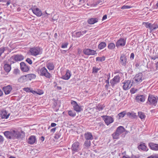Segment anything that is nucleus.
<instances>
[{
  "instance_id": "51",
  "label": "nucleus",
  "mask_w": 158,
  "mask_h": 158,
  "mask_svg": "<svg viewBox=\"0 0 158 158\" xmlns=\"http://www.w3.org/2000/svg\"><path fill=\"white\" fill-rule=\"evenodd\" d=\"M26 61L30 64H31L32 63V60L29 58H27Z\"/></svg>"
},
{
  "instance_id": "1",
  "label": "nucleus",
  "mask_w": 158,
  "mask_h": 158,
  "mask_svg": "<svg viewBox=\"0 0 158 158\" xmlns=\"http://www.w3.org/2000/svg\"><path fill=\"white\" fill-rule=\"evenodd\" d=\"M126 131V129L122 126H120L118 127L115 132L113 133L112 136L114 139H118L119 135Z\"/></svg>"
},
{
  "instance_id": "32",
  "label": "nucleus",
  "mask_w": 158,
  "mask_h": 158,
  "mask_svg": "<svg viewBox=\"0 0 158 158\" xmlns=\"http://www.w3.org/2000/svg\"><path fill=\"white\" fill-rule=\"evenodd\" d=\"M46 67L48 69L50 70H52L54 68V65L52 63H48L46 64Z\"/></svg>"
},
{
  "instance_id": "7",
  "label": "nucleus",
  "mask_w": 158,
  "mask_h": 158,
  "mask_svg": "<svg viewBox=\"0 0 158 158\" xmlns=\"http://www.w3.org/2000/svg\"><path fill=\"white\" fill-rule=\"evenodd\" d=\"M145 26L147 28H149L151 31L156 30L158 28V24L155 23L152 24L151 23L147 22L145 23Z\"/></svg>"
},
{
  "instance_id": "43",
  "label": "nucleus",
  "mask_w": 158,
  "mask_h": 158,
  "mask_svg": "<svg viewBox=\"0 0 158 158\" xmlns=\"http://www.w3.org/2000/svg\"><path fill=\"white\" fill-rule=\"evenodd\" d=\"M6 2L7 6L9 5L10 3V0H0V2Z\"/></svg>"
},
{
  "instance_id": "41",
  "label": "nucleus",
  "mask_w": 158,
  "mask_h": 158,
  "mask_svg": "<svg viewBox=\"0 0 158 158\" xmlns=\"http://www.w3.org/2000/svg\"><path fill=\"white\" fill-rule=\"evenodd\" d=\"M96 60L100 62L103 61L105 60V57L104 56L102 57H97L96 58Z\"/></svg>"
},
{
  "instance_id": "62",
  "label": "nucleus",
  "mask_w": 158,
  "mask_h": 158,
  "mask_svg": "<svg viewBox=\"0 0 158 158\" xmlns=\"http://www.w3.org/2000/svg\"><path fill=\"white\" fill-rule=\"evenodd\" d=\"M44 140V138L43 136H42L40 138V140L42 141H43Z\"/></svg>"
},
{
  "instance_id": "64",
  "label": "nucleus",
  "mask_w": 158,
  "mask_h": 158,
  "mask_svg": "<svg viewBox=\"0 0 158 158\" xmlns=\"http://www.w3.org/2000/svg\"><path fill=\"white\" fill-rule=\"evenodd\" d=\"M121 158H130V157L129 156H123Z\"/></svg>"
},
{
  "instance_id": "3",
  "label": "nucleus",
  "mask_w": 158,
  "mask_h": 158,
  "mask_svg": "<svg viewBox=\"0 0 158 158\" xmlns=\"http://www.w3.org/2000/svg\"><path fill=\"white\" fill-rule=\"evenodd\" d=\"M71 149L73 154L79 151L81 149L80 143L78 142H75L72 145Z\"/></svg>"
},
{
  "instance_id": "45",
  "label": "nucleus",
  "mask_w": 158,
  "mask_h": 158,
  "mask_svg": "<svg viewBox=\"0 0 158 158\" xmlns=\"http://www.w3.org/2000/svg\"><path fill=\"white\" fill-rule=\"evenodd\" d=\"M5 48L4 47H2L0 48V56H1L2 54L4 52Z\"/></svg>"
},
{
  "instance_id": "52",
  "label": "nucleus",
  "mask_w": 158,
  "mask_h": 158,
  "mask_svg": "<svg viewBox=\"0 0 158 158\" xmlns=\"http://www.w3.org/2000/svg\"><path fill=\"white\" fill-rule=\"evenodd\" d=\"M83 34L81 33V31H79L76 33V36L78 37H80L81 35H82Z\"/></svg>"
},
{
  "instance_id": "40",
  "label": "nucleus",
  "mask_w": 158,
  "mask_h": 158,
  "mask_svg": "<svg viewBox=\"0 0 158 158\" xmlns=\"http://www.w3.org/2000/svg\"><path fill=\"white\" fill-rule=\"evenodd\" d=\"M100 70V68H97L95 67H93L92 70V73L94 74L97 73L98 71Z\"/></svg>"
},
{
  "instance_id": "44",
  "label": "nucleus",
  "mask_w": 158,
  "mask_h": 158,
  "mask_svg": "<svg viewBox=\"0 0 158 158\" xmlns=\"http://www.w3.org/2000/svg\"><path fill=\"white\" fill-rule=\"evenodd\" d=\"M20 71L18 69H15L13 71V73L15 75H18L19 74Z\"/></svg>"
},
{
  "instance_id": "23",
  "label": "nucleus",
  "mask_w": 158,
  "mask_h": 158,
  "mask_svg": "<svg viewBox=\"0 0 158 158\" xmlns=\"http://www.w3.org/2000/svg\"><path fill=\"white\" fill-rule=\"evenodd\" d=\"M70 73V71L69 70H67L66 73L64 75L62 76L61 78L65 80H69L71 76Z\"/></svg>"
},
{
  "instance_id": "16",
  "label": "nucleus",
  "mask_w": 158,
  "mask_h": 158,
  "mask_svg": "<svg viewBox=\"0 0 158 158\" xmlns=\"http://www.w3.org/2000/svg\"><path fill=\"white\" fill-rule=\"evenodd\" d=\"M20 67L21 70L24 72H26L29 71L30 69L29 67L23 62L20 63Z\"/></svg>"
},
{
  "instance_id": "26",
  "label": "nucleus",
  "mask_w": 158,
  "mask_h": 158,
  "mask_svg": "<svg viewBox=\"0 0 158 158\" xmlns=\"http://www.w3.org/2000/svg\"><path fill=\"white\" fill-rule=\"evenodd\" d=\"M136 100L138 102H143L145 101V96L143 95L137 96L135 98Z\"/></svg>"
},
{
  "instance_id": "15",
  "label": "nucleus",
  "mask_w": 158,
  "mask_h": 158,
  "mask_svg": "<svg viewBox=\"0 0 158 158\" xmlns=\"http://www.w3.org/2000/svg\"><path fill=\"white\" fill-rule=\"evenodd\" d=\"M71 104L73 106L74 110L77 112H79L81 110V108L77 104V103L76 102L74 101H72Z\"/></svg>"
},
{
  "instance_id": "58",
  "label": "nucleus",
  "mask_w": 158,
  "mask_h": 158,
  "mask_svg": "<svg viewBox=\"0 0 158 158\" xmlns=\"http://www.w3.org/2000/svg\"><path fill=\"white\" fill-rule=\"evenodd\" d=\"M56 125V124L54 123H52L51 124V126L52 127H54Z\"/></svg>"
},
{
  "instance_id": "48",
  "label": "nucleus",
  "mask_w": 158,
  "mask_h": 158,
  "mask_svg": "<svg viewBox=\"0 0 158 158\" xmlns=\"http://www.w3.org/2000/svg\"><path fill=\"white\" fill-rule=\"evenodd\" d=\"M131 8V6H130L124 5L121 7V9H128Z\"/></svg>"
},
{
  "instance_id": "36",
  "label": "nucleus",
  "mask_w": 158,
  "mask_h": 158,
  "mask_svg": "<svg viewBox=\"0 0 158 158\" xmlns=\"http://www.w3.org/2000/svg\"><path fill=\"white\" fill-rule=\"evenodd\" d=\"M115 47V44L113 43H109L108 46V48L111 50L114 49Z\"/></svg>"
},
{
  "instance_id": "2",
  "label": "nucleus",
  "mask_w": 158,
  "mask_h": 158,
  "mask_svg": "<svg viewBox=\"0 0 158 158\" xmlns=\"http://www.w3.org/2000/svg\"><path fill=\"white\" fill-rule=\"evenodd\" d=\"M147 103L151 106H155L157 103V100L156 98L152 95L148 96Z\"/></svg>"
},
{
  "instance_id": "28",
  "label": "nucleus",
  "mask_w": 158,
  "mask_h": 158,
  "mask_svg": "<svg viewBox=\"0 0 158 158\" xmlns=\"http://www.w3.org/2000/svg\"><path fill=\"white\" fill-rule=\"evenodd\" d=\"M18 81L19 82L23 83L27 81L26 75H24L21 76L18 79Z\"/></svg>"
},
{
  "instance_id": "9",
  "label": "nucleus",
  "mask_w": 158,
  "mask_h": 158,
  "mask_svg": "<svg viewBox=\"0 0 158 158\" xmlns=\"http://www.w3.org/2000/svg\"><path fill=\"white\" fill-rule=\"evenodd\" d=\"M127 58L126 56L124 54H122L120 57L119 61L120 66H125L127 62Z\"/></svg>"
},
{
  "instance_id": "29",
  "label": "nucleus",
  "mask_w": 158,
  "mask_h": 158,
  "mask_svg": "<svg viewBox=\"0 0 158 158\" xmlns=\"http://www.w3.org/2000/svg\"><path fill=\"white\" fill-rule=\"evenodd\" d=\"M4 69L6 72H9L11 69L10 65L8 64H5L4 66Z\"/></svg>"
},
{
  "instance_id": "27",
  "label": "nucleus",
  "mask_w": 158,
  "mask_h": 158,
  "mask_svg": "<svg viewBox=\"0 0 158 158\" xmlns=\"http://www.w3.org/2000/svg\"><path fill=\"white\" fill-rule=\"evenodd\" d=\"M27 81L34 79L36 77V75L33 74H30L26 75Z\"/></svg>"
},
{
  "instance_id": "55",
  "label": "nucleus",
  "mask_w": 158,
  "mask_h": 158,
  "mask_svg": "<svg viewBox=\"0 0 158 158\" xmlns=\"http://www.w3.org/2000/svg\"><path fill=\"white\" fill-rule=\"evenodd\" d=\"M134 57V54L133 53L131 54L130 55V58L132 59H133Z\"/></svg>"
},
{
  "instance_id": "24",
  "label": "nucleus",
  "mask_w": 158,
  "mask_h": 158,
  "mask_svg": "<svg viewBox=\"0 0 158 158\" xmlns=\"http://www.w3.org/2000/svg\"><path fill=\"white\" fill-rule=\"evenodd\" d=\"M13 59L16 61H21L24 59V57L21 55H16L12 56Z\"/></svg>"
},
{
  "instance_id": "12",
  "label": "nucleus",
  "mask_w": 158,
  "mask_h": 158,
  "mask_svg": "<svg viewBox=\"0 0 158 158\" xmlns=\"http://www.w3.org/2000/svg\"><path fill=\"white\" fill-rule=\"evenodd\" d=\"M119 79L120 77L119 75L115 76L110 81V83L112 87H114L115 84L119 82Z\"/></svg>"
},
{
  "instance_id": "11",
  "label": "nucleus",
  "mask_w": 158,
  "mask_h": 158,
  "mask_svg": "<svg viewBox=\"0 0 158 158\" xmlns=\"http://www.w3.org/2000/svg\"><path fill=\"white\" fill-rule=\"evenodd\" d=\"M123 84V89L125 90L129 89L132 85V84L130 80L125 81Z\"/></svg>"
},
{
  "instance_id": "53",
  "label": "nucleus",
  "mask_w": 158,
  "mask_h": 158,
  "mask_svg": "<svg viewBox=\"0 0 158 158\" xmlns=\"http://www.w3.org/2000/svg\"><path fill=\"white\" fill-rule=\"evenodd\" d=\"M97 109L99 111H101L103 109V107L101 105L98 106L97 107Z\"/></svg>"
},
{
  "instance_id": "6",
  "label": "nucleus",
  "mask_w": 158,
  "mask_h": 158,
  "mask_svg": "<svg viewBox=\"0 0 158 158\" xmlns=\"http://www.w3.org/2000/svg\"><path fill=\"white\" fill-rule=\"evenodd\" d=\"M23 133V131L21 132L14 130L11 131V139H15L22 138L21 133Z\"/></svg>"
},
{
  "instance_id": "18",
  "label": "nucleus",
  "mask_w": 158,
  "mask_h": 158,
  "mask_svg": "<svg viewBox=\"0 0 158 158\" xmlns=\"http://www.w3.org/2000/svg\"><path fill=\"white\" fill-rule=\"evenodd\" d=\"M148 146L150 148L153 150H158V144H156L153 143H148Z\"/></svg>"
},
{
  "instance_id": "31",
  "label": "nucleus",
  "mask_w": 158,
  "mask_h": 158,
  "mask_svg": "<svg viewBox=\"0 0 158 158\" xmlns=\"http://www.w3.org/2000/svg\"><path fill=\"white\" fill-rule=\"evenodd\" d=\"M138 149L140 150L148 151V149L146 150L147 147L145 145L144 143L140 144L138 147Z\"/></svg>"
},
{
  "instance_id": "47",
  "label": "nucleus",
  "mask_w": 158,
  "mask_h": 158,
  "mask_svg": "<svg viewBox=\"0 0 158 158\" xmlns=\"http://www.w3.org/2000/svg\"><path fill=\"white\" fill-rule=\"evenodd\" d=\"M137 90V89L134 88H132L130 90V92L131 94H133L135 93Z\"/></svg>"
},
{
  "instance_id": "20",
  "label": "nucleus",
  "mask_w": 158,
  "mask_h": 158,
  "mask_svg": "<svg viewBox=\"0 0 158 158\" xmlns=\"http://www.w3.org/2000/svg\"><path fill=\"white\" fill-rule=\"evenodd\" d=\"M10 115V114L9 113H7V112L6 110H3L1 112V115L2 119H6L8 118Z\"/></svg>"
},
{
  "instance_id": "17",
  "label": "nucleus",
  "mask_w": 158,
  "mask_h": 158,
  "mask_svg": "<svg viewBox=\"0 0 158 158\" xmlns=\"http://www.w3.org/2000/svg\"><path fill=\"white\" fill-rule=\"evenodd\" d=\"M3 89L5 94H8L10 93L12 90V88L10 85H8L3 87Z\"/></svg>"
},
{
  "instance_id": "13",
  "label": "nucleus",
  "mask_w": 158,
  "mask_h": 158,
  "mask_svg": "<svg viewBox=\"0 0 158 158\" xmlns=\"http://www.w3.org/2000/svg\"><path fill=\"white\" fill-rule=\"evenodd\" d=\"M83 52L85 54L87 55H94L96 54L95 51L89 48L84 49Z\"/></svg>"
},
{
  "instance_id": "35",
  "label": "nucleus",
  "mask_w": 158,
  "mask_h": 158,
  "mask_svg": "<svg viewBox=\"0 0 158 158\" xmlns=\"http://www.w3.org/2000/svg\"><path fill=\"white\" fill-rule=\"evenodd\" d=\"M106 46V44L105 42H101L98 45V48L99 49H102Z\"/></svg>"
},
{
  "instance_id": "56",
  "label": "nucleus",
  "mask_w": 158,
  "mask_h": 158,
  "mask_svg": "<svg viewBox=\"0 0 158 158\" xmlns=\"http://www.w3.org/2000/svg\"><path fill=\"white\" fill-rule=\"evenodd\" d=\"M107 16L106 15H104L103 17H102V21H103V20L106 19L107 18Z\"/></svg>"
},
{
  "instance_id": "14",
  "label": "nucleus",
  "mask_w": 158,
  "mask_h": 158,
  "mask_svg": "<svg viewBox=\"0 0 158 158\" xmlns=\"http://www.w3.org/2000/svg\"><path fill=\"white\" fill-rule=\"evenodd\" d=\"M126 43V40L123 38L119 39L116 43V47L118 48L120 46H123L125 45Z\"/></svg>"
},
{
  "instance_id": "42",
  "label": "nucleus",
  "mask_w": 158,
  "mask_h": 158,
  "mask_svg": "<svg viewBox=\"0 0 158 158\" xmlns=\"http://www.w3.org/2000/svg\"><path fill=\"white\" fill-rule=\"evenodd\" d=\"M110 77V76H109L108 77L107 80L105 81V82L106 83V85H105V87L106 89H107L108 87L110 86V83L109 82Z\"/></svg>"
},
{
  "instance_id": "54",
  "label": "nucleus",
  "mask_w": 158,
  "mask_h": 158,
  "mask_svg": "<svg viewBox=\"0 0 158 158\" xmlns=\"http://www.w3.org/2000/svg\"><path fill=\"white\" fill-rule=\"evenodd\" d=\"M4 140V139L3 137L2 136L0 135V143L3 142Z\"/></svg>"
},
{
  "instance_id": "49",
  "label": "nucleus",
  "mask_w": 158,
  "mask_h": 158,
  "mask_svg": "<svg viewBox=\"0 0 158 158\" xmlns=\"http://www.w3.org/2000/svg\"><path fill=\"white\" fill-rule=\"evenodd\" d=\"M157 58H158V53H156L155 55L153 57H151V59L154 60Z\"/></svg>"
},
{
  "instance_id": "59",
  "label": "nucleus",
  "mask_w": 158,
  "mask_h": 158,
  "mask_svg": "<svg viewBox=\"0 0 158 158\" xmlns=\"http://www.w3.org/2000/svg\"><path fill=\"white\" fill-rule=\"evenodd\" d=\"M56 127L53 128L51 129V132H55L56 131Z\"/></svg>"
},
{
  "instance_id": "50",
  "label": "nucleus",
  "mask_w": 158,
  "mask_h": 158,
  "mask_svg": "<svg viewBox=\"0 0 158 158\" xmlns=\"http://www.w3.org/2000/svg\"><path fill=\"white\" fill-rule=\"evenodd\" d=\"M68 44V43H65L61 45V48H67Z\"/></svg>"
},
{
  "instance_id": "60",
  "label": "nucleus",
  "mask_w": 158,
  "mask_h": 158,
  "mask_svg": "<svg viewBox=\"0 0 158 158\" xmlns=\"http://www.w3.org/2000/svg\"><path fill=\"white\" fill-rule=\"evenodd\" d=\"M131 158H139V157L137 156L132 155L131 156Z\"/></svg>"
},
{
  "instance_id": "22",
  "label": "nucleus",
  "mask_w": 158,
  "mask_h": 158,
  "mask_svg": "<svg viewBox=\"0 0 158 158\" xmlns=\"http://www.w3.org/2000/svg\"><path fill=\"white\" fill-rule=\"evenodd\" d=\"M84 137L86 140H90L93 139V136L91 133L87 132L84 134Z\"/></svg>"
},
{
  "instance_id": "33",
  "label": "nucleus",
  "mask_w": 158,
  "mask_h": 158,
  "mask_svg": "<svg viewBox=\"0 0 158 158\" xmlns=\"http://www.w3.org/2000/svg\"><path fill=\"white\" fill-rule=\"evenodd\" d=\"M138 115L139 117L141 120H144L146 117L144 113L141 112H138Z\"/></svg>"
},
{
  "instance_id": "19",
  "label": "nucleus",
  "mask_w": 158,
  "mask_h": 158,
  "mask_svg": "<svg viewBox=\"0 0 158 158\" xmlns=\"http://www.w3.org/2000/svg\"><path fill=\"white\" fill-rule=\"evenodd\" d=\"M36 138L35 136L31 135L28 139V143L30 144H33L36 141Z\"/></svg>"
},
{
  "instance_id": "37",
  "label": "nucleus",
  "mask_w": 158,
  "mask_h": 158,
  "mask_svg": "<svg viewBox=\"0 0 158 158\" xmlns=\"http://www.w3.org/2000/svg\"><path fill=\"white\" fill-rule=\"evenodd\" d=\"M126 114L128 116L134 118L137 117L136 114L134 112H127Z\"/></svg>"
},
{
  "instance_id": "39",
  "label": "nucleus",
  "mask_w": 158,
  "mask_h": 158,
  "mask_svg": "<svg viewBox=\"0 0 158 158\" xmlns=\"http://www.w3.org/2000/svg\"><path fill=\"white\" fill-rule=\"evenodd\" d=\"M69 115L71 117H74L76 115V113L74 111L69 110L68 112Z\"/></svg>"
},
{
  "instance_id": "57",
  "label": "nucleus",
  "mask_w": 158,
  "mask_h": 158,
  "mask_svg": "<svg viewBox=\"0 0 158 158\" xmlns=\"http://www.w3.org/2000/svg\"><path fill=\"white\" fill-rule=\"evenodd\" d=\"M24 90L27 92H28L30 90V89L28 88H25L24 89Z\"/></svg>"
},
{
  "instance_id": "25",
  "label": "nucleus",
  "mask_w": 158,
  "mask_h": 158,
  "mask_svg": "<svg viewBox=\"0 0 158 158\" xmlns=\"http://www.w3.org/2000/svg\"><path fill=\"white\" fill-rule=\"evenodd\" d=\"M98 21V19L97 18H91L88 20V23L90 24H93Z\"/></svg>"
},
{
  "instance_id": "34",
  "label": "nucleus",
  "mask_w": 158,
  "mask_h": 158,
  "mask_svg": "<svg viewBox=\"0 0 158 158\" xmlns=\"http://www.w3.org/2000/svg\"><path fill=\"white\" fill-rule=\"evenodd\" d=\"M4 135L8 139H11V131H5L4 132Z\"/></svg>"
},
{
  "instance_id": "46",
  "label": "nucleus",
  "mask_w": 158,
  "mask_h": 158,
  "mask_svg": "<svg viewBox=\"0 0 158 158\" xmlns=\"http://www.w3.org/2000/svg\"><path fill=\"white\" fill-rule=\"evenodd\" d=\"M61 135L60 133H56L55 136V138L56 139H58L60 138Z\"/></svg>"
},
{
  "instance_id": "30",
  "label": "nucleus",
  "mask_w": 158,
  "mask_h": 158,
  "mask_svg": "<svg viewBox=\"0 0 158 158\" xmlns=\"http://www.w3.org/2000/svg\"><path fill=\"white\" fill-rule=\"evenodd\" d=\"M91 145V141L88 140H86L84 143V146L85 148H88Z\"/></svg>"
},
{
  "instance_id": "4",
  "label": "nucleus",
  "mask_w": 158,
  "mask_h": 158,
  "mask_svg": "<svg viewBox=\"0 0 158 158\" xmlns=\"http://www.w3.org/2000/svg\"><path fill=\"white\" fill-rule=\"evenodd\" d=\"M39 73L40 76H45L48 78H50L51 77V74L48 72L47 69L44 67H42L40 69Z\"/></svg>"
},
{
  "instance_id": "5",
  "label": "nucleus",
  "mask_w": 158,
  "mask_h": 158,
  "mask_svg": "<svg viewBox=\"0 0 158 158\" xmlns=\"http://www.w3.org/2000/svg\"><path fill=\"white\" fill-rule=\"evenodd\" d=\"M31 55L36 56L42 53L41 49L39 47H36L31 48L30 50Z\"/></svg>"
},
{
  "instance_id": "10",
  "label": "nucleus",
  "mask_w": 158,
  "mask_h": 158,
  "mask_svg": "<svg viewBox=\"0 0 158 158\" xmlns=\"http://www.w3.org/2000/svg\"><path fill=\"white\" fill-rule=\"evenodd\" d=\"M144 79L142 73H139L136 75L134 78V81L136 83L139 84L142 82Z\"/></svg>"
},
{
  "instance_id": "61",
  "label": "nucleus",
  "mask_w": 158,
  "mask_h": 158,
  "mask_svg": "<svg viewBox=\"0 0 158 158\" xmlns=\"http://www.w3.org/2000/svg\"><path fill=\"white\" fill-rule=\"evenodd\" d=\"M87 31L86 30H84V31H81V33L82 34H83L82 35H83L84 34H85L86 32Z\"/></svg>"
},
{
  "instance_id": "63",
  "label": "nucleus",
  "mask_w": 158,
  "mask_h": 158,
  "mask_svg": "<svg viewBox=\"0 0 158 158\" xmlns=\"http://www.w3.org/2000/svg\"><path fill=\"white\" fill-rule=\"evenodd\" d=\"M3 93L1 89H0V97L2 95Z\"/></svg>"
},
{
  "instance_id": "21",
  "label": "nucleus",
  "mask_w": 158,
  "mask_h": 158,
  "mask_svg": "<svg viewBox=\"0 0 158 158\" xmlns=\"http://www.w3.org/2000/svg\"><path fill=\"white\" fill-rule=\"evenodd\" d=\"M33 12L37 16H41L42 13L41 10L38 8H33L32 9Z\"/></svg>"
},
{
  "instance_id": "38",
  "label": "nucleus",
  "mask_w": 158,
  "mask_h": 158,
  "mask_svg": "<svg viewBox=\"0 0 158 158\" xmlns=\"http://www.w3.org/2000/svg\"><path fill=\"white\" fill-rule=\"evenodd\" d=\"M126 114V113L125 111H123V112L119 113L118 114V119H119L123 117Z\"/></svg>"
},
{
  "instance_id": "8",
  "label": "nucleus",
  "mask_w": 158,
  "mask_h": 158,
  "mask_svg": "<svg viewBox=\"0 0 158 158\" xmlns=\"http://www.w3.org/2000/svg\"><path fill=\"white\" fill-rule=\"evenodd\" d=\"M102 117L105 123L108 126L114 121V118L110 116L103 115Z\"/></svg>"
}]
</instances>
